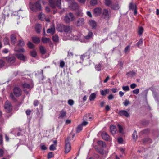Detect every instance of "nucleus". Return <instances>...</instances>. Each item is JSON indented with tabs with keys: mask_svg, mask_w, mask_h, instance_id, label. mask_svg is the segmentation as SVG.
Listing matches in <instances>:
<instances>
[{
	"mask_svg": "<svg viewBox=\"0 0 159 159\" xmlns=\"http://www.w3.org/2000/svg\"><path fill=\"white\" fill-rule=\"evenodd\" d=\"M16 56L18 59L23 61H25L26 59V57L21 53L16 54Z\"/></svg>",
	"mask_w": 159,
	"mask_h": 159,
	"instance_id": "17",
	"label": "nucleus"
},
{
	"mask_svg": "<svg viewBox=\"0 0 159 159\" xmlns=\"http://www.w3.org/2000/svg\"><path fill=\"white\" fill-rule=\"evenodd\" d=\"M130 48V45H128L125 48V49L124 50V52L125 53H126L128 51H129Z\"/></svg>",
	"mask_w": 159,
	"mask_h": 159,
	"instance_id": "46",
	"label": "nucleus"
},
{
	"mask_svg": "<svg viewBox=\"0 0 159 159\" xmlns=\"http://www.w3.org/2000/svg\"><path fill=\"white\" fill-rule=\"evenodd\" d=\"M137 133L136 130H134V132L132 134V137L134 139L136 140V139L137 137Z\"/></svg>",
	"mask_w": 159,
	"mask_h": 159,
	"instance_id": "42",
	"label": "nucleus"
},
{
	"mask_svg": "<svg viewBox=\"0 0 159 159\" xmlns=\"http://www.w3.org/2000/svg\"><path fill=\"white\" fill-rule=\"evenodd\" d=\"M56 147L53 144L51 145L49 147V149L51 151H54L56 150Z\"/></svg>",
	"mask_w": 159,
	"mask_h": 159,
	"instance_id": "55",
	"label": "nucleus"
},
{
	"mask_svg": "<svg viewBox=\"0 0 159 159\" xmlns=\"http://www.w3.org/2000/svg\"><path fill=\"white\" fill-rule=\"evenodd\" d=\"M15 58L14 56L10 57L7 59L8 62L10 64L13 63L15 62Z\"/></svg>",
	"mask_w": 159,
	"mask_h": 159,
	"instance_id": "23",
	"label": "nucleus"
},
{
	"mask_svg": "<svg viewBox=\"0 0 159 159\" xmlns=\"http://www.w3.org/2000/svg\"><path fill=\"white\" fill-rule=\"evenodd\" d=\"M49 5L50 7L52 9H54L53 10V14H55L57 12V10L55 9L56 8V6L55 0H49Z\"/></svg>",
	"mask_w": 159,
	"mask_h": 159,
	"instance_id": "11",
	"label": "nucleus"
},
{
	"mask_svg": "<svg viewBox=\"0 0 159 159\" xmlns=\"http://www.w3.org/2000/svg\"><path fill=\"white\" fill-rule=\"evenodd\" d=\"M118 142L119 143L121 144L123 143V139L121 137H119L118 139Z\"/></svg>",
	"mask_w": 159,
	"mask_h": 159,
	"instance_id": "62",
	"label": "nucleus"
},
{
	"mask_svg": "<svg viewBox=\"0 0 159 159\" xmlns=\"http://www.w3.org/2000/svg\"><path fill=\"white\" fill-rule=\"evenodd\" d=\"M110 131L112 134H115L116 131V127L113 125H111L110 127Z\"/></svg>",
	"mask_w": 159,
	"mask_h": 159,
	"instance_id": "19",
	"label": "nucleus"
},
{
	"mask_svg": "<svg viewBox=\"0 0 159 159\" xmlns=\"http://www.w3.org/2000/svg\"><path fill=\"white\" fill-rule=\"evenodd\" d=\"M129 9L133 10H134L135 8H137V6L135 4H133L131 2L129 3Z\"/></svg>",
	"mask_w": 159,
	"mask_h": 159,
	"instance_id": "29",
	"label": "nucleus"
},
{
	"mask_svg": "<svg viewBox=\"0 0 159 159\" xmlns=\"http://www.w3.org/2000/svg\"><path fill=\"white\" fill-rule=\"evenodd\" d=\"M57 30L59 32H69L71 31V29L70 26L65 25L62 24H58L56 27Z\"/></svg>",
	"mask_w": 159,
	"mask_h": 159,
	"instance_id": "2",
	"label": "nucleus"
},
{
	"mask_svg": "<svg viewBox=\"0 0 159 159\" xmlns=\"http://www.w3.org/2000/svg\"><path fill=\"white\" fill-rule=\"evenodd\" d=\"M24 45L25 43L23 40H19L18 44V46L22 47L24 46Z\"/></svg>",
	"mask_w": 159,
	"mask_h": 159,
	"instance_id": "45",
	"label": "nucleus"
},
{
	"mask_svg": "<svg viewBox=\"0 0 159 159\" xmlns=\"http://www.w3.org/2000/svg\"><path fill=\"white\" fill-rule=\"evenodd\" d=\"M102 48L98 43H95L93 46L92 50L94 53H99L101 51Z\"/></svg>",
	"mask_w": 159,
	"mask_h": 159,
	"instance_id": "4",
	"label": "nucleus"
},
{
	"mask_svg": "<svg viewBox=\"0 0 159 159\" xmlns=\"http://www.w3.org/2000/svg\"><path fill=\"white\" fill-rule=\"evenodd\" d=\"M101 136L103 139L105 141H109L111 140V138L109 135L105 131H103L102 133Z\"/></svg>",
	"mask_w": 159,
	"mask_h": 159,
	"instance_id": "10",
	"label": "nucleus"
},
{
	"mask_svg": "<svg viewBox=\"0 0 159 159\" xmlns=\"http://www.w3.org/2000/svg\"><path fill=\"white\" fill-rule=\"evenodd\" d=\"M13 93L15 96L18 97L21 95L22 91L20 88L15 87L13 89Z\"/></svg>",
	"mask_w": 159,
	"mask_h": 159,
	"instance_id": "6",
	"label": "nucleus"
},
{
	"mask_svg": "<svg viewBox=\"0 0 159 159\" xmlns=\"http://www.w3.org/2000/svg\"><path fill=\"white\" fill-rule=\"evenodd\" d=\"M42 41L43 43L48 44L51 47H52L53 46V44L51 40H42Z\"/></svg>",
	"mask_w": 159,
	"mask_h": 159,
	"instance_id": "24",
	"label": "nucleus"
},
{
	"mask_svg": "<svg viewBox=\"0 0 159 159\" xmlns=\"http://www.w3.org/2000/svg\"><path fill=\"white\" fill-rule=\"evenodd\" d=\"M70 7L73 10H75L78 9L79 5L77 2L73 1L72 2V4L70 5Z\"/></svg>",
	"mask_w": 159,
	"mask_h": 159,
	"instance_id": "16",
	"label": "nucleus"
},
{
	"mask_svg": "<svg viewBox=\"0 0 159 159\" xmlns=\"http://www.w3.org/2000/svg\"><path fill=\"white\" fill-rule=\"evenodd\" d=\"M74 19V17L73 14L71 13H69L68 15H66L64 18L65 21L66 23H69L71 21H73Z\"/></svg>",
	"mask_w": 159,
	"mask_h": 159,
	"instance_id": "5",
	"label": "nucleus"
},
{
	"mask_svg": "<svg viewBox=\"0 0 159 159\" xmlns=\"http://www.w3.org/2000/svg\"><path fill=\"white\" fill-rule=\"evenodd\" d=\"M130 103L129 102L128 100H126L125 101L123 102V104L125 106H127Z\"/></svg>",
	"mask_w": 159,
	"mask_h": 159,
	"instance_id": "57",
	"label": "nucleus"
},
{
	"mask_svg": "<svg viewBox=\"0 0 159 159\" xmlns=\"http://www.w3.org/2000/svg\"><path fill=\"white\" fill-rule=\"evenodd\" d=\"M102 11V9L101 8L97 7L94 9L93 13L96 16H98L101 15Z\"/></svg>",
	"mask_w": 159,
	"mask_h": 159,
	"instance_id": "13",
	"label": "nucleus"
},
{
	"mask_svg": "<svg viewBox=\"0 0 159 159\" xmlns=\"http://www.w3.org/2000/svg\"><path fill=\"white\" fill-rule=\"evenodd\" d=\"M139 92V89H136L134 90L133 91V93L134 94H138Z\"/></svg>",
	"mask_w": 159,
	"mask_h": 159,
	"instance_id": "61",
	"label": "nucleus"
},
{
	"mask_svg": "<svg viewBox=\"0 0 159 159\" xmlns=\"http://www.w3.org/2000/svg\"><path fill=\"white\" fill-rule=\"evenodd\" d=\"M39 49L40 52L41 54L43 55L46 53V50L43 46H40Z\"/></svg>",
	"mask_w": 159,
	"mask_h": 159,
	"instance_id": "22",
	"label": "nucleus"
},
{
	"mask_svg": "<svg viewBox=\"0 0 159 159\" xmlns=\"http://www.w3.org/2000/svg\"><path fill=\"white\" fill-rule=\"evenodd\" d=\"M4 108L7 113H10L12 110V106L11 103L7 101L6 102L4 105Z\"/></svg>",
	"mask_w": 159,
	"mask_h": 159,
	"instance_id": "7",
	"label": "nucleus"
},
{
	"mask_svg": "<svg viewBox=\"0 0 159 159\" xmlns=\"http://www.w3.org/2000/svg\"><path fill=\"white\" fill-rule=\"evenodd\" d=\"M55 31V28L54 25L52 24L51 25L50 28L47 30V32L48 33H50L51 35H53Z\"/></svg>",
	"mask_w": 159,
	"mask_h": 159,
	"instance_id": "14",
	"label": "nucleus"
},
{
	"mask_svg": "<svg viewBox=\"0 0 159 159\" xmlns=\"http://www.w3.org/2000/svg\"><path fill=\"white\" fill-rule=\"evenodd\" d=\"M40 74L41 75V77L40 78H39V80H43L44 79V76H43V70H41V72L40 73Z\"/></svg>",
	"mask_w": 159,
	"mask_h": 159,
	"instance_id": "60",
	"label": "nucleus"
},
{
	"mask_svg": "<svg viewBox=\"0 0 159 159\" xmlns=\"http://www.w3.org/2000/svg\"><path fill=\"white\" fill-rule=\"evenodd\" d=\"M89 24L93 28L96 27L97 25L96 22L93 20L90 21Z\"/></svg>",
	"mask_w": 159,
	"mask_h": 159,
	"instance_id": "36",
	"label": "nucleus"
},
{
	"mask_svg": "<svg viewBox=\"0 0 159 159\" xmlns=\"http://www.w3.org/2000/svg\"><path fill=\"white\" fill-rule=\"evenodd\" d=\"M97 151L98 152L102 155H103L104 154L103 149L102 148H99L97 150Z\"/></svg>",
	"mask_w": 159,
	"mask_h": 159,
	"instance_id": "53",
	"label": "nucleus"
},
{
	"mask_svg": "<svg viewBox=\"0 0 159 159\" xmlns=\"http://www.w3.org/2000/svg\"><path fill=\"white\" fill-rule=\"evenodd\" d=\"M34 84L33 83H31L30 84L26 83H24L22 85V88L23 89L26 88L28 89L31 90L33 87Z\"/></svg>",
	"mask_w": 159,
	"mask_h": 159,
	"instance_id": "15",
	"label": "nucleus"
},
{
	"mask_svg": "<svg viewBox=\"0 0 159 159\" xmlns=\"http://www.w3.org/2000/svg\"><path fill=\"white\" fill-rule=\"evenodd\" d=\"M83 128V126L82 125L80 124L76 128V132L78 133L81 131Z\"/></svg>",
	"mask_w": 159,
	"mask_h": 159,
	"instance_id": "35",
	"label": "nucleus"
},
{
	"mask_svg": "<svg viewBox=\"0 0 159 159\" xmlns=\"http://www.w3.org/2000/svg\"><path fill=\"white\" fill-rule=\"evenodd\" d=\"M98 3L97 0H91L90 2V4L93 6H94L97 5Z\"/></svg>",
	"mask_w": 159,
	"mask_h": 159,
	"instance_id": "41",
	"label": "nucleus"
},
{
	"mask_svg": "<svg viewBox=\"0 0 159 159\" xmlns=\"http://www.w3.org/2000/svg\"><path fill=\"white\" fill-rule=\"evenodd\" d=\"M19 37L18 35L16 34H12L11 36V40H15L19 39L18 38Z\"/></svg>",
	"mask_w": 159,
	"mask_h": 159,
	"instance_id": "33",
	"label": "nucleus"
},
{
	"mask_svg": "<svg viewBox=\"0 0 159 159\" xmlns=\"http://www.w3.org/2000/svg\"><path fill=\"white\" fill-rule=\"evenodd\" d=\"M93 35V33L92 32L89 31L88 35L85 37V38L86 39H89L90 38L92 37Z\"/></svg>",
	"mask_w": 159,
	"mask_h": 159,
	"instance_id": "44",
	"label": "nucleus"
},
{
	"mask_svg": "<svg viewBox=\"0 0 159 159\" xmlns=\"http://www.w3.org/2000/svg\"><path fill=\"white\" fill-rule=\"evenodd\" d=\"M114 98V97L112 94H111L109 95L108 97V98L109 100H111L112 99Z\"/></svg>",
	"mask_w": 159,
	"mask_h": 159,
	"instance_id": "64",
	"label": "nucleus"
},
{
	"mask_svg": "<svg viewBox=\"0 0 159 159\" xmlns=\"http://www.w3.org/2000/svg\"><path fill=\"white\" fill-rule=\"evenodd\" d=\"M68 103L70 106L73 105L74 103V101L72 99H69L68 100Z\"/></svg>",
	"mask_w": 159,
	"mask_h": 159,
	"instance_id": "54",
	"label": "nucleus"
},
{
	"mask_svg": "<svg viewBox=\"0 0 159 159\" xmlns=\"http://www.w3.org/2000/svg\"><path fill=\"white\" fill-rule=\"evenodd\" d=\"M90 51L88 50L80 56V59L83 61L84 59H89L90 58Z\"/></svg>",
	"mask_w": 159,
	"mask_h": 159,
	"instance_id": "9",
	"label": "nucleus"
},
{
	"mask_svg": "<svg viewBox=\"0 0 159 159\" xmlns=\"http://www.w3.org/2000/svg\"><path fill=\"white\" fill-rule=\"evenodd\" d=\"M102 62H100L99 63L95 65V68L96 70L98 71H100L101 70V67Z\"/></svg>",
	"mask_w": 159,
	"mask_h": 159,
	"instance_id": "25",
	"label": "nucleus"
},
{
	"mask_svg": "<svg viewBox=\"0 0 159 159\" xmlns=\"http://www.w3.org/2000/svg\"><path fill=\"white\" fill-rule=\"evenodd\" d=\"M118 114L121 116H124L126 117H130L128 111L125 110L119 111L118 112Z\"/></svg>",
	"mask_w": 159,
	"mask_h": 159,
	"instance_id": "12",
	"label": "nucleus"
},
{
	"mask_svg": "<svg viewBox=\"0 0 159 159\" xmlns=\"http://www.w3.org/2000/svg\"><path fill=\"white\" fill-rule=\"evenodd\" d=\"M65 65V62L63 60H60V66L61 68H63L64 66Z\"/></svg>",
	"mask_w": 159,
	"mask_h": 159,
	"instance_id": "51",
	"label": "nucleus"
},
{
	"mask_svg": "<svg viewBox=\"0 0 159 159\" xmlns=\"http://www.w3.org/2000/svg\"><path fill=\"white\" fill-rule=\"evenodd\" d=\"M143 143H146L148 142L150 143L151 142V139L149 138H144L143 139Z\"/></svg>",
	"mask_w": 159,
	"mask_h": 159,
	"instance_id": "39",
	"label": "nucleus"
},
{
	"mask_svg": "<svg viewBox=\"0 0 159 159\" xmlns=\"http://www.w3.org/2000/svg\"><path fill=\"white\" fill-rule=\"evenodd\" d=\"M39 102L38 100H36L34 101L33 105L34 106L36 107L38 106L39 104Z\"/></svg>",
	"mask_w": 159,
	"mask_h": 159,
	"instance_id": "58",
	"label": "nucleus"
},
{
	"mask_svg": "<svg viewBox=\"0 0 159 159\" xmlns=\"http://www.w3.org/2000/svg\"><path fill=\"white\" fill-rule=\"evenodd\" d=\"M53 153L52 152H50L48 153V155L47 157L48 159H49L52 158L53 157Z\"/></svg>",
	"mask_w": 159,
	"mask_h": 159,
	"instance_id": "56",
	"label": "nucleus"
},
{
	"mask_svg": "<svg viewBox=\"0 0 159 159\" xmlns=\"http://www.w3.org/2000/svg\"><path fill=\"white\" fill-rule=\"evenodd\" d=\"M5 62L3 60H0V68L3 67L5 65Z\"/></svg>",
	"mask_w": 159,
	"mask_h": 159,
	"instance_id": "48",
	"label": "nucleus"
},
{
	"mask_svg": "<svg viewBox=\"0 0 159 159\" xmlns=\"http://www.w3.org/2000/svg\"><path fill=\"white\" fill-rule=\"evenodd\" d=\"M31 112V110L30 109H28L26 111V114L27 116H29L30 115Z\"/></svg>",
	"mask_w": 159,
	"mask_h": 159,
	"instance_id": "63",
	"label": "nucleus"
},
{
	"mask_svg": "<svg viewBox=\"0 0 159 159\" xmlns=\"http://www.w3.org/2000/svg\"><path fill=\"white\" fill-rule=\"evenodd\" d=\"M89 114H86L84 116L83 118V120H88V117Z\"/></svg>",
	"mask_w": 159,
	"mask_h": 159,
	"instance_id": "59",
	"label": "nucleus"
},
{
	"mask_svg": "<svg viewBox=\"0 0 159 159\" xmlns=\"http://www.w3.org/2000/svg\"><path fill=\"white\" fill-rule=\"evenodd\" d=\"M30 55L33 57H35L37 55V52L35 50L30 51Z\"/></svg>",
	"mask_w": 159,
	"mask_h": 159,
	"instance_id": "38",
	"label": "nucleus"
},
{
	"mask_svg": "<svg viewBox=\"0 0 159 159\" xmlns=\"http://www.w3.org/2000/svg\"><path fill=\"white\" fill-rule=\"evenodd\" d=\"M65 153H67L70 151L71 148L70 143V138L69 136H68L65 140Z\"/></svg>",
	"mask_w": 159,
	"mask_h": 159,
	"instance_id": "3",
	"label": "nucleus"
},
{
	"mask_svg": "<svg viewBox=\"0 0 159 159\" xmlns=\"http://www.w3.org/2000/svg\"><path fill=\"white\" fill-rule=\"evenodd\" d=\"M109 93V89H106L104 90H102L100 91V93L102 96L105 95Z\"/></svg>",
	"mask_w": 159,
	"mask_h": 159,
	"instance_id": "28",
	"label": "nucleus"
},
{
	"mask_svg": "<svg viewBox=\"0 0 159 159\" xmlns=\"http://www.w3.org/2000/svg\"><path fill=\"white\" fill-rule=\"evenodd\" d=\"M98 144L103 148H105L106 146V144L104 142L102 141H98L97 142Z\"/></svg>",
	"mask_w": 159,
	"mask_h": 159,
	"instance_id": "30",
	"label": "nucleus"
},
{
	"mask_svg": "<svg viewBox=\"0 0 159 159\" xmlns=\"http://www.w3.org/2000/svg\"><path fill=\"white\" fill-rule=\"evenodd\" d=\"M144 30L143 28L142 27H139L138 30V33L139 35H141L143 33Z\"/></svg>",
	"mask_w": 159,
	"mask_h": 159,
	"instance_id": "37",
	"label": "nucleus"
},
{
	"mask_svg": "<svg viewBox=\"0 0 159 159\" xmlns=\"http://www.w3.org/2000/svg\"><path fill=\"white\" fill-rule=\"evenodd\" d=\"M149 132V130L148 129H146L143 130L142 131H141L140 133L142 134H146Z\"/></svg>",
	"mask_w": 159,
	"mask_h": 159,
	"instance_id": "52",
	"label": "nucleus"
},
{
	"mask_svg": "<svg viewBox=\"0 0 159 159\" xmlns=\"http://www.w3.org/2000/svg\"><path fill=\"white\" fill-rule=\"evenodd\" d=\"M10 98H11L15 102L17 101L16 98L14 96L13 93H11L10 94Z\"/></svg>",
	"mask_w": 159,
	"mask_h": 159,
	"instance_id": "49",
	"label": "nucleus"
},
{
	"mask_svg": "<svg viewBox=\"0 0 159 159\" xmlns=\"http://www.w3.org/2000/svg\"><path fill=\"white\" fill-rule=\"evenodd\" d=\"M122 89L123 90L125 91H128L129 90V88L128 86H123Z\"/></svg>",
	"mask_w": 159,
	"mask_h": 159,
	"instance_id": "50",
	"label": "nucleus"
},
{
	"mask_svg": "<svg viewBox=\"0 0 159 159\" xmlns=\"http://www.w3.org/2000/svg\"><path fill=\"white\" fill-rule=\"evenodd\" d=\"M38 18L41 21H44L45 20L46 16L44 14L41 12L39 14L38 16Z\"/></svg>",
	"mask_w": 159,
	"mask_h": 159,
	"instance_id": "20",
	"label": "nucleus"
},
{
	"mask_svg": "<svg viewBox=\"0 0 159 159\" xmlns=\"http://www.w3.org/2000/svg\"><path fill=\"white\" fill-rule=\"evenodd\" d=\"M119 5L118 4H113L111 6V8L114 10H117L119 9Z\"/></svg>",
	"mask_w": 159,
	"mask_h": 159,
	"instance_id": "27",
	"label": "nucleus"
},
{
	"mask_svg": "<svg viewBox=\"0 0 159 159\" xmlns=\"http://www.w3.org/2000/svg\"><path fill=\"white\" fill-rule=\"evenodd\" d=\"M96 97V94L94 93H93L90 95L89 99L90 101L94 100Z\"/></svg>",
	"mask_w": 159,
	"mask_h": 159,
	"instance_id": "31",
	"label": "nucleus"
},
{
	"mask_svg": "<svg viewBox=\"0 0 159 159\" xmlns=\"http://www.w3.org/2000/svg\"><path fill=\"white\" fill-rule=\"evenodd\" d=\"M30 9L34 12L41 11L42 7L41 4V0H39L34 3H31L30 2Z\"/></svg>",
	"mask_w": 159,
	"mask_h": 159,
	"instance_id": "1",
	"label": "nucleus"
},
{
	"mask_svg": "<svg viewBox=\"0 0 159 159\" xmlns=\"http://www.w3.org/2000/svg\"><path fill=\"white\" fill-rule=\"evenodd\" d=\"M27 46L30 49H32L34 47V44L30 42H28L27 43Z\"/></svg>",
	"mask_w": 159,
	"mask_h": 159,
	"instance_id": "43",
	"label": "nucleus"
},
{
	"mask_svg": "<svg viewBox=\"0 0 159 159\" xmlns=\"http://www.w3.org/2000/svg\"><path fill=\"white\" fill-rule=\"evenodd\" d=\"M42 28V25L40 24H37L36 25L35 27V30L37 33H40L41 30Z\"/></svg>",
	"mask_w": 159,
	"mask_h": 159,
	"instance_id": "21",
	"label": "nucleus"
},
{
	"mask_svg": "<svg viewBox=\"0 0 159 159\" xmlns=\"http://www.w3.org/2000/svg\"><path fill=\"white\" fill-rule=\"evenodd\" d=\"M61 0H57L56 3L55 2V6L59 9H61Z\"/></svg>",
	"mask_w": 159,
	"mask_h": 159,
	"instance_id": "32",
	"label": "nucleus"
},
{
	"mask_svg": "<svg viewBox=\"0 0 159 159\" xmlns=\"http://www.w3.org/2000/svg\"><path fill=\"white\" fill-rule=\"evenodd\" d=\"M117 126L118 127L119 132L120 133H122L123 131V129L121 126L119 124L117 125Z\"/></svg>",
	"mask_w": 159,
	"mask_h": 159,
	"instance_id": "47",
	"label": "nucleus"
},
{
	"mask_svg": "<svg viewBox=\"0 0 159 159\" xmlns=\"http://www.w3.org/2000/svg\"><path fill=\"white\" fill-rule=\"evenodd\" d=\"M66 115V112L63 110H62L60 112V115L58 117V118H62Z\"/></svg>",
	"mask_w": 159,
	"mask_h": 159,
	"instance_id": "26",
	"label": "nucleus"
},
{
	"mask_svg": "<svg viewBox=\"0 0 159 159\" xmlns=\"http://www.w3.org/2000/svg\"><path fill=\"white\" fill-rule=\"evenodd\" d=\"M136 73L134 71H130L127 73L126 75L128 76V77L133 76L135 75Z\"/></svg>",
	"mask_w": 159,
	"mask_h": 159,
	"instance_id": "34",
	"label": "nucleus"
},
{
	"mask_svg": "<svg viewBox=\"0 0 159 159\" xmlns=\"http://www.w3.org/2000/svg\"><path fill=\"white\" fill-rule=\"evenodd\" d=\"M84 23V19L82 18H79L77 22V26H80L83 25Z\"/></svg>",
	"mask_w": 159,
	"mask_h": 159,
	"instance_id": "18",
	"label": "nucleus"
},
{
	"mask_svg": "<svg viewBox=\"0 0 159 159\" xmlns=\"http://www.w3.org/2000/svg\"><path fill=\"white\" fill-rule=\"evenodd\" d=\"M105 4L107 6L112 5V2L111 0H105Z\"/></svg>",
	"mask_w": 159,
	"mask_h": 159,
	"instance_id": "40",
	"label": "nucleus"
},
{
	"mask_svg": "<svg viewBox=\"0 0 159 159\" xmlns=\"http://www.w3.org/2000/svg\"><path fill=\"white\" fill-rule=\"evenodd\" d=\"M102 16L105 19L107 20H108L110 17L109 11L106 9H103Z\"/></svg>",
	"mask_w": 159,
	"mask_h": 159,
	"instance_id": "8",
	"label": "nucleus"
}]
</instances>
